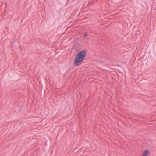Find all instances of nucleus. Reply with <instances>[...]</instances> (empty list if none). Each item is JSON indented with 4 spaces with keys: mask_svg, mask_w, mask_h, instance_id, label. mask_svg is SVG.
<instances>
[{
    "mask_svg": "<svg viewBox=\"0 0 156 156\" xmlns=\"http://www.w3.org/2000/svg\"><path fill=\"white\" fill-rule=\"evenodd\" d=\"M84 35L85 37H87V33L86 32H84Z\"/></svg>",
    "mask_w": 156,
    "mask_h": 156,
    "instance_id": "3",
    "label": "nucleus"
},
{
    "mask_svg": "<svg viewBox=\"0 0 156 156\" xmlns=\"http://www.w3.org/2000/svg\"><path fill=\"white\" fill-rule=\"evenodd\" d=\"M149 154V152L148 150H146L143 152L142 156H148Z\"/></svg>",
    "mask_w": 156,
    "mask_h": 156,
    "instance_id": "2",
    "label": "nucleus"
},
{
    "mask_svg": "<svg viewBox=\"0 0 156 156\" xmlns=\"http://www.w3.org/2000/svg\"><path fill=\"white\" fill-rule=\"evenodd\" d=\"M86 51L83 50L79 52L76 55L74 60V64L76 66H79L83 61L86 54Z\"/></svg>",
    "mask_w": 156,
    "mask_h": 156,
    "instance_id": "1",
    "label": "nucleus"
}]
</instances>
